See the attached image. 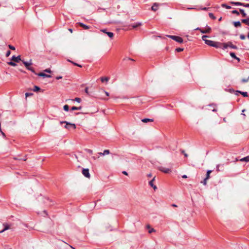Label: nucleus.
Here are the masks:
<instances>
[{
    "instance_id": "16",
    "label": "nucleus",
    "mask_w": 249,
    "mask_h": 249,
    "mask_svg": "<svg viewBox=\"0 0 249 249\" xmlns=\"http://www.w3.org/2000/svg\"><path fill=\"white\" fill-rule=\"evenodd\" d=\"M3 225L4 226V229L3 230L0 231V233L3 232L5 231H6V230H7L9 229V226L7 224L4 223L3 224Z\"/></svg>"
},
{
    "instance_id": "19",
    "label": "nucleus",
    "mask_w": 249,
    "mask_h": 249,
    "mask_svg": "<svg viewBox=\"0 0 249 249\" xmlns=\"http://www.w3.org/2000/svg\"><path fill=\"white\" fill-rule=\"evenodd\" d=\"M160 170L165 173H169L171 172V169L169 168H162Z\"/></svg>"
},
{
    "instance_id": "20",
    "label": "nucleus",
    "mask_w": 249,
    "mask_h": 249,
    "mask_svg": "<svg viewBox=\"0 0 249 249\" xmlns=\"http://www.w3.org/2000/svg\"><path fill=\"white\" fill-rule=\"evenodd\" d=\"M221 48H222L223 50L227 49L229 47L228 45V42L223 43H221Z\"/></svg>"
},
{
    "instance_id": "29",
    "label": "nucleus",
    "mask_w": 249,
    "mask_h": 249,
    "mask_svg": "<svg viewBox=\"0 0 249 249\" xmlns=\"http://www.w3.org/2000/svg\"><path fill=\"white\" fill-rule=\"evenodd\" d=\"M40 90V88L39 87H38L37 86H34V88L33 89L34 91L37 92V91H39Z\"/></svg>"
},
{
    "instance_id": "13",
    "label": "nucleus",
    "mask_w": 249,
    "mask_h": 249,
    "mask_svg": "<svg viewBox=\"0 0 249 249\" xmlns=\"http://www.w3.org/2000/svg\"><path fill=\"white\" fill-rule=\"evenodd\" d=\"M141 25H142L141 22H137V23H135L132 25H130L129 26V27L131 26L132 28H136L139 26H140Z\"/></svg>"
},
{
    "instance_id": "9",
    "label": "nucleus",
    "mask_w": 249,
    "mask_h": 249,
    "mask_svg": "<svg viewBox=\"0 0 249 249\" xmlns=\"http://www.w3.org/2000/svg\"><path fill=\"white\" fill-rule=\"evenodd\" d=\"M23 64L26 67V69L30 67V66L32 64V60H30L29 62L25 61L24 60H21Z\"/></svg>"
},
{
    "instance_id": "43",
    "label": "nucleus",
    "mask_w": 249,
    "mask_h": 249,
    "mask_svg": "<svg viewBox=\"0 0 249 249\" xmlns=\"http://www.w3.org/2000/svg\"><path fill=\"white\" fill-rule=\"evenodd\" d=\"M183 51V48H178L176 49V51L177 52H181Z\"/></svg>"
},
{
    "instance_id": "45",
    "label": "nucleus",
    "mask_w": 249,
    "mask_h": 249,
    "mask_svg": "<svg viewBox=\"0 0 249 249\" xmlns=\"http://www.w3.org/2000/svg\"><path fill=\"white\" fill-rule=\"evenodd\" d=\"M240 38L242 40H244L246 38V36L244 35L241 34L240 35Z\"/></svg>"
},
{
    "instance_id": "18",
    "label": "nucleus",
    "mask_w": 249,
    "mask_h": 249,
    "mask_svg": "<svg viewBox=\"0 0 249 249\" xmlns=\"http://www.w3.org/2000/svg\"><path fill=\"white\" fill-rule=\"evenodd\" d=\"M205 43L207 45L212 47V46L213 45V41L207 39V40H205Z\"/></svg>"
},
{
    "instance_id": "58",
    "label": "nucleus",
    "mask_w": 249,
    "mask_h": 249,
    "mask_svg": "<svg viewBox=\"0 0 249 249\" xmlns=\"http://www.w3.org/2000/svg\"><path fill=\"white\" fill-rule=\"evenodd\" d=\"M1 133L4 138L6 137L5 134L2 131H1Z\"/></svg>"
},
{
    "instance_id": "44",
    "label": "nucleus",
    "mask_w": 249,
    "mask_h": 249,
    "mask_svg": "<svg viewBox=\"0 0 249 249\" xmlns=\"http://www.w3.org/2000/svg\"><path fill=\"white\" fill-rule=\"evenodd\" d=\"M33 95V93H29V92H26L25 93V96L26 97H29V96H31Z\"/></svg>"
},
{
    "instance_id": "27",
    "label": "nucleus",
    "mask_w": 249,
    "mask_h": 249,
    "mask_svg": "<svg viewBox=\"0 0 249 249\" xmlns=\"http://www.w3.org/2000/svg\"><path fill=\"white\" fill-rule=\"evenodd\" d=\"M241 161H245V162H249V156L242 158L241 160Z\"/></svg>"
},
{
    "instance_id": "22",
    "label": "nucleus",
    "mask_w": 249,
    "mask_h": 249,
    "mask_svg": "<svg viewBox=\"0 0 249 249\" xmlns=\"http://www.w3.org/2000/svg\"><path fill=\"white\" fill-rule=\"evenodd\" d=\"M142 121L143 123H148L149 122H153V120L152 119H148V118H144L142 120Z\"/></svg>"
},
{
    "instance_id": "51",
    "label": "nucleus",
    "mask_w": 249,
    "mask_h": 249,
    "mask_svg": "<svg viewBox=\"0 0 249 249\" xmlns=\"http://www.w3.org/2000/svg\"><path fill=\"white\" fill-rule=\"evenodd\" d=\"M243 6L245 7H247V8H249V3H244Z\"/></svg>"
},
{
    "instance_id": "47",
    "label": "nucleus",
    "mask_w": 249,
    "mask_h": 249,
    "mask_svg": "<svg viewBox=\"0 0 249 249\" xmlns=\"http://www.w3.org/2000/svg\"><path fill=\"white\" fill-rule=\"evenodd\" d=\"M207 37H208V36H206V35H204V36H202V40H203V41H205V40H207V39H206Z\"/></svg>"
},
{
    "instance_id": "50",
    "label": "nucleus",
    "mask_w": 249,
    "mask_h": 249,
    "mask_svg": "<svg viewBox=\"0 0 249 249\" xmlns=\"http://www.w3.org/2000/svg\"><path fill=\"white\" fill-rule=\"evenodd\" d=\"M44 71L48 72V73H51L52 71L50 69H47L44 70Z\"/></svg>"
},
{
    "instance_id": "59",
    "label": "nucleus",
    "mask_w": 249,
    "mask_h": 249,
    "mask_svg": "<svg viewBox=\"0 0 249 249\" xmlns=\"http://www.w3.org/2000/svg\"><path fill=\"white\" fill-rule=\"evenodd\" d=\"M235 59L237 60L238 62L240 61V59L237 56L235 57Z\"/></svg>"
},
{
    "instance_id": "33",
    "label": "nucleus",
    "mask_w": 249,
    "mask_h": 249,
    "mask_svg": "<svg viewBox=\"0 0 249 249\" xmlns=\"http://www.w3.org/2000/svg\"><path fill=\"white\" fill-rule=\"evenodd\" d=\"M209 16L210 18H211L213 19H216V17L212 13H209Z\"/></svg>"
},
{
    "instance_id": "36",
    "label": "nucleus",
    "mask_w": 249,
    "mask_h": 249,
    "mask_svg": "<svg viewBox=\"0 0 249 249\" xmlns=\"http://www.w3.org/2000/svg\"><path fill=\"white\" fill-rule=\"evenodd\" d=\"M64 110L66 111H68L69 110V106L68 105H65L63 107Z\"/></svg>"
},
{
    "instance_id": "56",
    "label": "nucleus",
    "mask_w": 249,
    "mask_h": 249,
    "mask_svg": "<svg viewBox=\"0 0 249 249\" xmlns=\"http://www.w3.org/2000/svg\"><path fill=\"white\" fill-rule=\"evenodd\" d=\"M62 76H61L56 77V79L57 80H59V79H62Z\"/></svg>"
},
{
    "instance_id": "52",
    "label": "nucleus",
    "mask_w": 249,
    "mask_h": 249,
    "mask_svg": "<svg viewBox=\"0 0 249 249\" xmlns=\"http://www.w3.org/2000/svg\"><path fill=\"white\" fill-rule=\"evenodd\" d=\"M85 92L87 94H89V91H88V88L86 87L85 89Z\"/></svg>"
},
{
    "instance_id": "7",
    "label": "nucleus",
    "mask_w": 249,
    "mask_h": 249,
    "mask_svg": "<svg viewBox=\"0 0 249 249\" xmlns=\"http://www.w3.org/2000/svg\"><path fill=\"white\" fill-rule=\"evenodd\" d=\"M201 33L203 34H208L211 32V28L209 26H207L205 30H200Z\"/></svg>"
},
{
    "instance_id": "30",
    "label": "nucleus",
    "mask_w": 249,
    "mask_h": 249,
    "mask_svg": "<svg viewBox=\"0 0 249 249\" xmlns=\"http://www.w3.org/2000/svg\"><path fill=\"white\" fill-rule=\"evenodd\" d=\"M212 170H208L207 171V174H206V177L205 178H206V179H209L210 178V175L212 173Z\"/></svg>"
},
{
    "instance_id": "12",
    "label": "nucleus",
    "mask_w": 249,
    "mask_h": 249,
    "mask_svg": "<svg viewBox=\"0 0 249 249\" xmlns=\"http://www.w3.org/2000/svg\"><path fill=\"white\" fill-rule=\"evenodd\" d=\"M230 3L235 6H243L244 3L240 2L231 1Z\"/></svg>"
},
{
    "instance_id": "49",
    "label": "nucleus",
    "mask_w": 249,
    "mask_h": 249,
    "mask_svg": "<svg viewBox=\"0 0 249 249\" xmlns=\"http://www.w3.org/2000/svg\"><path fill=\"white\" fill-rule=\"evenodd\" d=\"M10 53H11L10 51H7V52L6 53L5 56L6 57H8L10 55Z\"/></svg>"
},
{
    "instance_id": "63",
    "label": "nucleus",
    "mask_w": 249,
    "mask_h": 249,
    "mask_svg": "<svg viewBox=\"0 0 249 249\" xmlns=\"http://www.w3.org/2000/svg\"><path fill=\"white\" fill-rule=\"evenodd\" d=\"M208 8H207V7H204V8H203L202 9L203 10H205H205H208Z\"/></svg>"
},
{
    "instance_id": "17",
    "label": "nucleus",
    "mask_w": 249,
    "mask_h": 249,
    "mask_svg": "<svg viewBox=\"0 0 249 249\" xmlns=\"http://www.w3.org/2000/svg\"><path fill=\"white\" fill-rule=\"evenodd\" d=\"M241 22L246 24L247 25H249V17H247L245 19H241Z\"/></svg>"
},
{
    "instance_id": "10",
    "label": "nucleus",
    "mask_w": 249,
    "mask_h": 249,
    "mask_svg": "<svg viewBox=\"0 0 249 249\" xmlns=\"http://www.w3.org/2000/svg\"><path fill=\"white\" fill-rule=\"evenodd\" d=\"M155 177H154L149 182V185L151 187H152L154 189V190H155L157 189L156 186L154 185V184H153V181L155 180Z\"/></svg>"
},
{
    "instance_id": "25",
    "label": "nucleus",
    "mask_w": 249,
    "mask_h": 249,
    "mask_svg": "<svg viewBox=\"0 0 249 249\" xmlns=\"http://www.w3.org/2000/svg\"><path fill=\"white\" fill-rule=\"evenodd\" d=\"M237 92L241 93L244 97H246L248 96V94L247 92H243L239 90H237Z\"/></svg>"
},
{
    "instance_id": "11",
    "label": "nucleus",
    "mask_w": 249,
    "mask_h": 249,
    "mask_svg": "<svg viewBox=\"0 0 249 249\" xmlns=\"http://www.w3.org/2000/svg\"><path fill=\"white\" fill-rule=\"evenodd\" d=\"M77 24L81 27H82L85 30H88L89 28V27L88 26V25L83 23H81V22H78L77 23Z\"/></svg>"
},
{
    "instance_id": "34",
    "label": "nucleus",
    "mask_w": 249,
    "mask_h": 249,
    "mask_svg": "<svg viewBox=\"0 0 249 249\" xmlns=\"http://www.w3.org/2000/svg\"><path fill=\"white\" fill-rule=\"evenodd\" d=\"M68 61H69V62H71L72 64H73L74 65H75V66H76L79 67H80V68H81V67H82V66H81V65H80V64H77V63H75V62H73V61H71V60H69Z\"/></svg>"
},
{
    "instance_id": "54",
    "label": "nucleus",
    "mask_w": 249,
    "mask_h": 249,
    "mask_svg": "<svg viewBox=\"0 0 249 249\" xmlns=\"http://www.w3.org/2000/svg\"><path fill=\"white\" fill-rule=\"evenodd\" d=\"M241 15L243 17H247V14L245 13V12L244 13H242V14H241Z\"/></svg>"
},
{
    "instance_id": "24",
    "label": "nucleus",
    "mask_w": 249,
    "mask_h": 249,
    "mask_svg": "<svg viewBox=\"0 0 249 249\" xmlns=\"http://www.w3.org/2000/svg\"><path fill=\"white\" fill-rule=\"evenodd\" d=\"M209 106L210 107H213V109H212V110L213 112H216L217 111V109L215 108V107H216V105L215 104H210Z\"/></svg>"
},
{
    "instance_id": "28",
    "label": "nucleus",
    "mask_w": 249,
    "mask_h": 249,
    "mask_svg": "<svg viewBox=\"0 0 249 249\" xmlns=\"http://www.w3.org/2000/svg\"><path fill=\"white\" fill-rule=\"evenodd\" d=\"M221 6H222V7H223V8H226V9H231V6H229V5H227V4H225V3H223V4H221Z\"/></svg>"
},
{
    "instance_id": "1",
    "label": "nucleus",
    "mask_w": 249,
    "mask_h": 249,
    "mask_svg": "<svg viewBox=\"0 0 249 249\" xmlns=\"http://www.w3.org/2000/svg\"><path fill=\"white\" fill-rule=\"evenodd\" d=\"M60 123L61 124H66V125L64 127L66 129H69L71 127H72L74 129L76 128V125L74 124L70 123L67 121H61Z\"/></svg>"
},
{
    "instance_id": "14",
    "label": "nucleus",
    "mask_w": 249,
    "mask_h": 249,
    "mask_svg": "<svg viewBox=\"0 0 249 249\" xmlns=\"http://www.w3.org/2000/svg\"><path fill=\"white\" fill-rule=\"evenodd\" d=\"M228 45L229 47L232 49L236 50L238 49V47L236 45L232 44V42L231 41L228 42Z\"/></svg>"
},
{
    "instance_id": "3",
    "label": "nucleus",
    "mask_w": 249,
    "mask_h": 249,
    "mask_svg": "<svg viewBox=\"0 0 249 249\" xmlns=\"http://www.w3.org/2000/svg\"><path fill=\"white\" fill-rule=\"evenodd\" d=\"M82 174L86 178H89L90 177L88 169H83Z\"/></svg>"
},
{
    "instance_id": "40",
    "label": "nucleus",
    "mask_w": 249,
    "mask_h": 249,
    "mask_svg": "<svg viewBox=\"0 0 249 249\" xmlns=\"http://www.w3.org/2000/svg\"><path fill=\"white\" fill-rule=\"evenodd\" d=\"M230 55H231V56L232 58H234V59H235V57H236V55H235V53H233V52H231V53H230Z\"/></svg>"
},
{
    "instance_id": "21",
    "label": "nucleus",
    "mask_w": 249,
    "mask_h": 249,
    "mask_svg": "<svg viewBox=\"0 0 249 249\" xmlns=\"http://www.w3.org/2000/svg\"><path fill=\"white\" fill-rule=\"evenodd\" d=\"M233 25L236 28L241 27V22L239 21L233 22Z\"/></svg>"
},
{
    "instance_id": "60",
    "label": "nucleus",
    "mask_w": 249,
    "mask_h": 249,
    "mask_svg": "<svg viewBox=\"0 0 249 249\" xmlns=\"http://www.w3.org/2000/svg\"><path fill=\"white\" fill-rule=\"evenodd\" d=\"M104 92H105V94H106V95H107V96H109V93H108V92H107V91H104Z\"/></svg>"
},
{
    "instance_id": "42",
    "label": "nucleus",
    "mask_w": 249,
    "mask_h": 249,
    "mask_svg": "<svg viewBox=\"0 0 249 249\" xmlns=\"http://www.w3.org/2000/svg\"><path fill=\"white\" fill-rule=\"evenodd\" d=\"M85 150L88 153H89V154H92L93 153V151L91 149H86Z\"/></svg>"
},
{
    "instance_id": "35",
    "label": "nucleus",
    "mask_w": 249,
    "mask_h": 249,
    "mask_svg": "<svg viewBox=\"0 0 249 249\" xmlns=\"http://www.w3.org/2000/svg\"><path fill=\"white\" fill-rule=\"evenodd\" d=\"M27 69L28 70L31 71L32 72L34 73L35 74V73H36L35 71L34 68L32 67H31V66L29 67V68H28Z\"/></svg>"
},
{
    "instance_id": "38",
    "label": "nucleus",
    "mask_w": 249,
    "mask_h": 249,
    "mask_svg": "<svg viewBox=\"0 0 249 249\" xmlns=\"http://www.w3.org/2000/svg\"><path fill=\"white\" fill-rule=\"evenodd\" d=\"M109 153H110V152H109V150H107H107H105L104 151V152H103V154H102V155H103V156H104V155H106V154H107H107H109Z\"/></svg>"
},
{
    "instance_id": "2",
    "label": "nucleus",
    "mask_w": 249,
    "mask_h": 249,
    "mask_svg": "<svg viewBox=\"0 0 249 249\" xmlns=\"http://www.w3.org/2000/svg\"><path fill=\"white\" fill-rule=\"evenodd\" d=\"M168 37L170 38H171L172 39L175 40L176 41L179 42V43H182L183 42V39L178 36H172V35H168L167 36Z\"/></svg>"
},
{
    "instance_id": "39",
    "label": "nucleus",
    "mask_w": 249,
    "mask_h": 249,
    "mask_svg": "<svg viewBox=\"0 0 249 249\" xmlns=\"http://www.w3.org/2000/svg\"><path fill=\"white\" fill-rule=\"evenodd\" d=\"M72 101H76V102H77L78 103H80L81 101V99L80 98L76 97L74 99H72Z\"/></svg>"
},
{
    "instance_id": "64",
    "label": "nucleus",
    "mask_w": 249,
    "mask_h": 249,
    "mask_svg": "<svg viewBox=\"0 0 249 249\" xmlns=\"http://www.w3.org/2000/svg\"><path fill=\"white\" fill-rule=\"evenodd\" d=\"M182 177L183 178H187V176H186V175H183Z\"/></svg>"
},
{
    "instance_id": "15",
    "label": "nucleus",
    "mask_w": 249,
    "mask_h": 249,
    "mask_svg": "<svg viewBox=\"0 0 249 249\" xmlns=\"http://www.w3.org/2000/svg\"><path fill=\"white\" fill-rule=\"evenodd\" d=\"M212 47H215L216 48H221V43L213 41Z\"/></svg>"
},
{
    "instance_id": "5",
    "label": "nucleus",
    "mask_w": 249,
    "mask_h": 249,
    "mask_svg": "<svg viewBox=\"0 0 249 249\" xmlns=\"http://www.w3.org/2000/svg\"><path fill=\"white\" fill-rule=\"evenodd\" d=\"M11 60L15 61V62H17V63H18L20 61H21L20 55H18V56L13 55L12 57Z\"/></svg>"
},
{
    "instance_id": "23",
    "label": "nucleus",
    "mask_w": 249,
    "mask_h": 249,
    "mask_svg": "<svg viewBox=\"0 0 249 249\" xmlns=\"http://www.w3.org/2000/svg\"><path fill=\"white\" fill-rule=\"evenodd\" d=\"M146 228H147V229H149L148 232H149V233H152V232L155 231L154 229H153V228H150V225H147L146 226Z\"/></svg>"
},
{
    "instance_id": "26",
    "label": "nucleus",
    "mask_w": 249,
    "mask_h": 249,
    "mask_svg": "<svg viewBox=\"0 0 249 249\" xmlns=\"http://www.w3.org/2000/svg\"><path fill=\"white\" fill-rule=\"evenodd\" d=\"M102 82H107L109 80V78L107 77H103L101 78Z\"/></svg>"
},
{
    "instance_id": "53",
    "label": "nucleus",
    "mask_w": 249,
    "mask_h": 249,
    "mask_svg": "<svg viewBox=\"0 0 249 249\" xmlns=\"http://www.w3.org/2000/svg\"><path fill=\"white\" fill-rule=\"evenodd\" d=\"M239 11H240V12L241 14H242V13H244L245 12V11L244 9H239Z\"/></svg>"
},
{
    "instance_id": "57",
    "label": "nucleus",
    "mask_w": 249,
    "mask_h": 249,
    "mask_svg": "<svg viewBox=\"0 0 249 249\" xmlns=\"http://www.w3.org/2000/svg\"><path fill=\"white\" fill-rule=\"evenodd\" d=\"M44 203H47V201H50L49 198H45Z\"/></svg>"
},
{
    "instance_id": "48",
    "label": "nucleus",
    "mask_w": 249,
    "mask_h": 249,
    "mask_svg": "<svg viewBox=\"0 0 249 249\" xmlns=\"http://www.w3.org/2000/svg\"><path fill=\"white\" fill-rule=\"evenodd\" d=\"M208 179H206V178H205L203 181L201 182V183H203V184L206 185L207 184V180Z\"/></svg>"
},
{
    "instance_id": "4",
    "label": "nucleus",
    "mask_w": 249,
    "mask_h": 249,
    "mask_svg": "<svg viewBox=\"0 0 249 249\" xmlns=\"http://www.w3.org/2000/svg\"><path fill=\"white\" fill-rule=\"evenodd\" d=\"M101 31L106 34L110 38H112L114 36L113 33L108 32L107 29H101Z\"/></svg>"
},
{
    "instance_id": "62",
    "label": "nucleus",
    "mask_w": 249,
    "mask_h": 249,
    "mask_svg": "<svg viewBox=\"0 0 249 249\" xmlns=\"http://www.w3.org/2000/svg\"><path fill=\"white\" fill-rule=\"evenodd\" d=\"M14 159H15L16 160H22V159H18V158H16V157L14 158Z\"/></svg>"
},
{
    "instance_id": "37",
    "label": "nucleus",
    "mask_w": 249,
    "mask_h": 249,
    "mask_svg": "<svg viewBox=\"0 0 249 249\" xmlns=\"http://www.w3.org/2000/svg\"><path fill=\"white\" fill-rule=\"evenodd\" d=\"M231 13L233 14H236L237 16H239L240 15V13L236 10H234L232 11Z\"/></svg>"
},
{
    "instance_id": "61",
    "label": "nucleus",
    "mask_w": 249,
    "mask_h": 249,
    "mask_svg": "<svg viewBox=\"0 0 249 249\" xmlns=\"http://www.w3.org/2000/svg\"><path fill=\"white\" fill-rule=\"evenodd\" d=\"M219 165H217V166H216V171H219Z\"/></svg>"
},
{
    "instance_id": "31",
    "label": "nucleus",
    "mask_w": 249,
    "mask_h": 249,
    "mask_svg": "<svg viewBox=\"0 0 249 249\" xmlns=\"http://www.w3.org/2000/svg\"><path fill=\"white\" fill-rule=\"evenodd\" d=\"M81 108H82V107H81V106L79 107H71V110H80Z\"/></svg>"
},
{
    "instance_id": "41",
    "label": "nucleus",
    "mask_w": 249,
    "mask_h": 249,
    "mask_svg": "<svg viewBox=\"0 0 249 249\" xmlns=\"http://www.w3.org/2000/svg\"><path fill=\"white\" fill-rule=\"evenodd\" d=\"M180 152L182 154H183L184 156L185 157H188V154H186L185 152V151L184 150H180Z\"/></svg>"
},
{
    "instance_id": "8",
    "label": "nucleus",
    "mask_w": 249,
    "mask_h": 249,
    "mask_svg": "<svg viewBox=\"0 0 249 249\" xmlns=\"http://www.w3.org/2000/svg\"><path fill=\"white\" fill-rule=\"evenodd\" d=\"M35 74L36 75H38V76H40V77H51V75H49V74H45L44 73H43V72H40V73H35Z\"/></svg>"
},
{
    "instance_id": "6",
    "label": "nucleus",
    "mask_w": 249,
    "mask_h": 249,
    "mask_svg": "<svg viewBox=\"0 0 249 249\" xmlns=\"http://www.w3.org/2000/svg\"><path fill=\"white\" fill-rule=\"evenodd\" d=\"M160 5V4L157 2L154 3L152 6L151 8V10L154 12L158 10V7Z\"/></svg>"
},
{
    "instance_id": "46",
    "label": "nucleus",
    "mask_w": 249,
    "mask_h": 249,
    "mask_svg": "<svg viewBox=\"0 0 249 249\" xmlns=\"http://www.w3.org/2000/svg\"><path fill=\"white\" fill-rule=\"evenodd\" d=\"M8 47L12 50H15V47L13 46H12L11 45H8Z\"/></svg>"
},
{
    "instance_id": "55",
    "label": "nucleus",
    "mask_w": 249,
    "mask_h": 249,
    "mask_svg": "<svg viewBox=\"0 0 249 249\" xmlns=\"http://www.w3.org/2000/svg\"><path fill=\"white\" fill-rule=\"evenodd\" d=\"M122 173L125 175H128V173L126 171H124L122 172Z\"/></svg>"
},
{
    "instance_id": "32",
    "label": "nucleus",
    "mask_w": 249,
    "mask_h": 249,
    "mask_svg": "<svg viewBox=\"0 0 249 249\" xmlns=\"http://www.w3.org/2000/svg\"><path fill=\"white\" fill-rule=\"evenodd\" d=\"M7 64H8L9 65H10V66H14V67H15V66H17L16 63L15 62H13V61H10V62H8L7 63Z\"/></svg>"
}]
</instances>
